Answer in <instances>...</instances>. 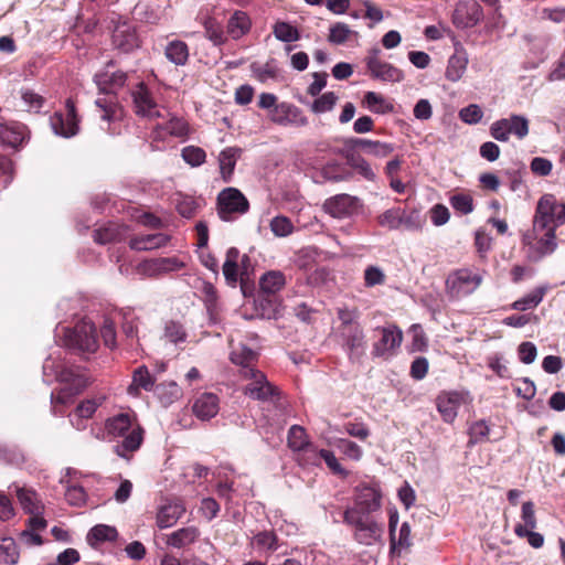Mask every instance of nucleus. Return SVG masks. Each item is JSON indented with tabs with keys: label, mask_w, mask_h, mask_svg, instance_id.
<instances>
[{
	"label": "nucleus",
	"mask_w": 565,
	"mask_h": 565,
	"mask_svg": "<svg viewBox=\"0 0 565 565\" xmlns=\"http://www.w3.org/2000/svg\"><path fill=\"white\" fill-rule=\"evenodd\" d=\"M43 375L47 382L57 381L62 387L57 393L51 394V402L55 404H67L79 394L88 384L84 372L74 365L68 364L61 354L50 356L44 361Z\"/></svg>",
	"instance_id": "obj_1"
},
{
	"label": "nucleus",
	"mask_w": 565,
	"mask_h": 565,
	"mask_svg": "<svg viewBox=\"0 0 565 565\" xmlns=\"http://www.w3.org/2000/svg\"><path fill=\"white\" fill-rule=\"evenodd\" d=\"M106 431L113 438H122L115 446V452L122 458L138 450L143 440V429L129 414H118L106 422Z\"/></svg>",
	"instance_id": "obj_2"
},
{
	"label": "nucleus",
	"mask_w": 565,
	"mask_h": 565,
	"mask_svg": "<svg viewBox=\"0 0 565 565\" xmlns=\"http://www.w3.org/2000/svg\"><path fill=\"white\" fill-rule=\"evenodd\" d=\"M343 520L355 527L354 539L363 545L370 546L379 542L383 535V525L374 520H364L356 509L349 508L344 511Z\"/></svg>",
	"instance_id": "obj_3"
},
{
	"label": "nucleus",
	"mask_w": 565,
	"mask_h": 565,
	"mask_svg": "<svg viewBox=\"0 0 565 565\" xmlns=\"http://www.w3.org/2000/svg\"><path fill=\"white\" fill-rule=\"evenodd\" d=\"M483 277L469 268L451 271L446 279V292L450 298L460 299L475 292L481 285Z\"/></svg>",
	"instance_id": "obj_4"
},
{
	"label": "nucleus",
	"mask_w": 565,
	"mask_h": 565,
	"mask_svg": "<svg viewBox=\"0 0 565 565\" xmlns=\"http://www.w3.org/2000/svg\"><path fill=\"white\" fill-rule=\"evenodd\" d=\"M243 380L248 383L245 385L243 392L249 398L259 402H271L275 403L278 399V391L273 386L266 375L257 369H245Z\"/></svg>",
	"instance_id": "obj_5"
},
{
	"label": "nucleus",
	"mask_w": 565,
	"mask_h": 565,
	"mask_svg": "<svg viewBox=\"0 0 565 565\" xmlns=\"http://www.w3.org/2000/svg\"><path fill=\"white\" fill-rule=\"evenodd\" d=\"M529 119L525 116L516 114L498 119L490 126L491 137L500 142L509 141L512 135L519 140H522L529 135Z\"/></svg>",
	"instance_id": "obj_6"
},
{
	"label": "nucleus",
	"mask_w": 565,
	"mask_h": 565,
	"mask_svg": "<svg viewBox=\"0 0 565 565\" xmlns=\"http://www.w3.org/2000/svg\"><path fill=\"white\" fill-rule=\"evenodd\" d=\"M64 342L67 347L82 352L94 353L98 348L96 328L89 320H82L74 329L65 332Z\"/></svg>",
	"instance_id": "obj_7"
},
{
	"label": "nucleus",
	"mask_w": 565,
	"mask_h": 565,
	"mask_svg": "<svg viewBox=\"0 0 565 565\" xmlns=\"http://www.w3.org/2000/svg\"><path fill=\"white\" fill-rule=\"evenodd\" d=\"M248 209V200L236 188L223 189L217 195V213L225 222L233 221L234 214H245Z\"/></svg>",
	"instance_id": "obj_8"
},
{
	"label": "nucleus",
	"mask_w": 565,
	"mask_h": 565,
	"mask_svg": "<svg viewBox=\"0 0 565 565\" xmlns=\"http://www.w3.org/2000/svg\"><path fill=\"white\" fill-rule=\"evenodd\" d=\"M565 223V204L557 203L556 199L552 194L543 195L536 207L535 214V228H544L550 225H554L556 228L558 225Z\"/></svg>",
	"instance_id": "obj_9"
},
{
	"label": "nucleus",
	"mask_w": 565,
	"mask_h": 565,
	"mask_svg": "<svg viewBox=\"0 0 565 565\" xmlns=\"http://www.w3.org/2000/svg\"><path fill=\"white\" fill-rule=\"evenodd\" d=\"M18 500L25 513L30 514L28 526L32 530H44L46 521L43 518L44 504L32 489L17 488Z\"/></svg>",
	"instance_id": "obj_10"
},
{
	"label": "nucleus",
	"mask_w": 565,
	"mask_h": 565,
	"mask_svg": "<svg viewBox=\"0 0 565 565\" xmlns=\"http://www.w3.org/2000/svg\"><path fill=\"white\" fill-rule=\"evenodd\" d=\"M471 402L467 391H443L436 397V406L445 423H452L462 405Z\"/></svg>",
	"instance_id": "obj_11"
},
{
	"label": "nucleus",
	"mask_w": 565,
	"mask_h": 565,
	"mask_svg": "<svg viewBox=\"0 0 565 565\" xmlns=\"http://www.w3.org/2000/svg\"><path fill=\"white\" fill-rule=\"evenodd\" d=\"M376 330L381 333V338L373 344V356L385 359L393 356L403 342V331L393 323Z\"/></svg>",
	"instance_id": "obj_12"
},
{
	"label": "nucleus",
	"mask_w": 565,
	"mask_h": 565,
	"mask_svg": "<svg viewBox=\"0 0 565 565\" xmlns=\"http://www.w3.org/2000/svg\"><path fill=\"white\" fill-rule=\"evenodd\" d=\"M379 50H372L365 60L366 67L374 79L388 83H399L404 79V73L391 63L377 57Z\"/></svg>",
	"instance_id": "obj_13"
},
{
	"label": "nucleus",
	"mask_w": 565,
	"mask_h": 565,
	"mask_svg": "<svg viewBox=\"0 0 565 565\" xmlns=\"http://www.w3.org/2000/svg\"><path fill=\"white\" fill-rule=\"evenodd\" d=\"M131 97L138 116L149 119L161 117L160 106L145 83H139L135 86L131 90Z\"/></svg>",
	"instance_id": "obj_14"
},
{
	"label": "nucleus",
	"mask_w": 565,
	"mask_h": 565,
	"mask_svg": "<svg viewBox=\"0 0 565 565\" xmlns=\"http://www.w3.org/2000/svg\"><path fill=\"white\" fill-rule=\"evenodd\" d=\"M269 119L279 126L305 127L308 125V118L302 110L290 103H280L268 114Z\"/></svg>",
	"instance_id": "obj_15"
},
{
	"label": "nucleus",
	"mask_w": 565,
	"mask_h": 565,
	"mask_svg": "<svg viewBox=\"0 0 565 565\" xmlns=\"http://www.w3.org/2000/svg\"><path fill=\"white\" fill-rule=\"evenodd\" d=\"M51 127L55 135L71 138L78 132V120L75 105L71 99L66 100L65 114L55 113L50 119Z\"/></svg>",
	"instance_id": "obj_16"
},
{
	"label": "nucleus",
	"mask_w": 565,
	"mask_h": 565,
	"mask_svg": "<svg viewBox=\"0 0 565 565\" xmlns=\"http://www.w3.org/2000/svg\"><path fill=\"white\" fill-rule=\"evenodd\" d=\"M555 230L556 228H554V225L550 224H547V226L544 228L536 230L534 221L533 230L532 232L524 234L523 243L525 245L532 246L533 241H536L535 248L539 254V257L552 254L557 247Z\"/></svg>",
	"instance_id": "obj_17"
},
{
	"label": "nucleus",
	"mask_w": 565,
	"mask_h": 565,
	"mask_svg": "<svg viewBox=\"0 0 565 565\" xmlns=\"http://www.w3.org/2000/svg\"><path fill=\"white\" fill-rule=\"evenodd\" d=\"M482 17V8L476 0H463L457 3L452 22L457 28L467 29L477 25Z\"/></svg>",
	"instance_id": "obj_18"
},
{
	"label": "nucleus",
	"mask_w": 565,
	"mask_h": 565,
	"mask_svg": "<svg viewBox=\"0 0 565 565\" xmlns=\"http://www.w3.org/2000/svg\"><path fill=\"white\" fill-rule=\"evenodd\" d=\"M324 211L333 217L351 216L359 209V199L345 193L328 199L323 204Z\"/></svg>",
	"instance_id": "obj_19"
},
{
	"label": "nucleus",
	"mask_w": 565,
	"mask_h": 565,
	"mask_svg": "<svg viewBox=\"0 0 565 565\" xmlns=\"http://www.w3.org/2000/svg\"><path fill=\"white\" fill-rule=\"evenodd\" d=\"M340 337L350 360L359 359L365 349V334L361 326L341 330Z\"/></svg>",
	"instance_id": "obj_20"
},
{
	"label": "nucleus",
	"mask_w": 565,
	"mask_h": 565,
	"mask_svg": "<svg viewBox=\"0 0 565 565\" xmlns=\"http://www.w3.org/2000/svg\"><path fill=\"white\" fill-rule=\"evenodd\" d=\"M381 492L373 487H360L356 489L355 504L360 513H372L381 508Z\"/></svg>",
	"instance_id": "obj_21"
},
{
	"label": "nucleus",
	"mask_w": 565,
	"mask_h": 565,
	"mask_svg": "<svg viewBox=\"0 0 565 565\" xmlns=\"http://www.w3.org/2000/svg\"><path fill=\"white\" fill-rule=\"evenodd\" d=\"M94 81L100 93L109 95L115 94L125 85L127 74L121 71L110 72L106 70L97 73Z\"/></svg>",
	"instance_id": "obj_22"
},
{
	"label": "nucleus",
	"mask_w": 565,
	"mask_h": 565,
	"mask_svg": "<svg viewBox=\"0 0 565 565\" xmlns=\"http://www.w3.org/2000/svg\"><path fill=\"white\" fill-rule=\"evenodd\" d=\"M220 411V401L213 393H202L193 403L192 412L201 420H209Z\"/></svg>",
	"instance_id": "obj_23"
},
{
	"label": "nucleus",
	"mask_w": 565,
	"mask_h": 565,
	"mask_svg": "<svg viewBox=\"0 0 565 565\" xmlns=\"http://www.w3.org/2000/svg\"><path fill=\"white\" fill-rule=\"evenodd\" d=\"M288 446L294 451H302L303 459L308 461L311 455L317 456L318 449L309 444L306 430L298 425L291 426L288 433Z\"/></svg>",
	"instance_id": "obj_24"
},
{
	"label": "nucleus",
	"mask_w": 565,
	"mask_h": 565,
	"mask_svg": "<svg viewBox=\"0 0 565 565\" xmlns=\"http://www.w3.org/2000/svg\"><path fill=\"white\" fill-rule=\"evenodd\" d=\"M26 138V127L20 122L0 124V142L17 149Z\"/></svg>",
	"instance_id": "obj_25"
},
{
	"label": "nucleus",
	"mask_w": 565,
	"mask_h": 565,
	"mask_svg": "<svg viewBox=\"0 0 565 565\" xmlns=\"http://www.w3.org/2000/svg\"><path fill=\"white\" fill-rule=\"evenodd\" d=\"M200 536V531L195 526L178 529L164 536V542L173 548H184L193 544Z\"/></svg>",
	"instance_id": "obj_26"
},
{
	"label": "nucleus",
	"mask_w": 565,
	"mask_h": 565,
	"mask_svg": "<svg viewBox=\"0 0 565 565\" xmlns=\"http://www.w3.org/2000/svg\"><path fill=\"white\" fill-rule=\"evenodd\" d=\"M113 42L117 49L126 53L139 46L136 32L126 23L120 24L115 29Z\"/></svg>",
	"instance_id": "obj_27"
},
{
	"label": "nucleus",
	"mask_w": 565,
	"mask_h": 565,
	"mask_svg": "<svg viewBox=\"0 0 565 565\" xmlns=\"http://www.w3.org/2000/svg\"><path fill=\"white\" fill-rule=\"evenodd\" d=\"M185 512L181 502H169L162 505L157 514V525L160 529L172 526Z\"/></svg>",
	"instance_id": "obj_28"
},
{
	"label": "nucleus",
	"mask_w": 565,
	"mask_h": 565,
	"mask_svg": "<svg viewBox=\"0 0 565 565\" xmlns=\"http://www.w3.org/2000/svg\"><path fill=\"white\" fill-rule=\"evenodd\" d=\"M352 145L364 150L365 153L376 158H385L390 156L395 149L394 145L392 143L365 138H355L352 140Z\"/></svg>",
	"instance_id": "obj_29"
},
{
	"label": "nucleus",
	"mask_w": 565,
	"mask_h": 565,
	"mask_svg": "<svg viewBox=\"0 0 565 565\" xmlns=\"http://www.w3.org/2000/svg\"><path fill=\"white\" fill-rule=\"evenodd\" d=\"M104 397L92 398L82 402L75 409V412L71 415V424L77 430H82L85 428L83 423L84 419L90 418L96 412L97 407L102 405Z\"/></svg>",
	"instance_id": "obj_30"
},
{
	"label": "nucleus",
	"mask_w": 565,
	"mask_h": 565,
	"mask_svg": "<svg viewBox=\"0 0 565 565\" xmlns=\"http://www.w3.org/2000/svg\"><path fill=\"white\" fill-rule=\"evenodd\" d=\"M242 150L237 147H228L218 156L220 173L224 182H230Z\"/></svg>",
	"instance_id": "obj_31"
},
{
	"label": "nucleus",
	"mask_w": 565,
	"mask_h": 565,
	"mask_svg": "<svg viewBox=\"0 0 565 565\" xmlns=\"http://www.w3.org/2000/svg\"><path fill=\"white\" fill-rule=\"evenodd\" d=\"M250 26L252 21L248 14L244 11L237 10L227 22V34L232 39L238 40L249 32Z\"/></svg>",
	"instance_id": "obj_32"
},
{
	"label": "nucleus",
	"mask_w": 565,
	"mask_h": 565,
	"mask_svg": "<svg viewBox=\"0 0 565 565\" xmlns=\"http://www.w3.org/2000/svg\"><path fill=\"white\" fill-rule=\"evenodd\" d=\"M168 239L162 233L140 235L130 241V247L136 250H151L164 246Z\"/></svg>",
	"instance_id": "obj_33"
},
{
	"label": "nucleus",
	"mask_w": 565,
	"mask_h": 565,
	"mask_svg": "<svg viewBox=\"0 0 565 565\" xmlns=\"http://www.w3.org/2000/svg\"><path fill=\"white\" fill-rule=\"evenodd\" d=\"M230 358L234 364L241 366L239 374L243 376L245 369H255L254 363L257 360V353L245 344H238L233 348Z\"/></svg>",
	"instance_id": "obj_34"
},
{
	"label": "nucleus",
	"mask_w": 565,
	"mask_h": 565,
	"mask_svg": "<svg viewBox=\"0 0 565 565\" xmlns=\"http://www.w3.org/2000/svg\"><path fill=\"white\" fill-rule=\"evenodd\" d=\"M250 546L258 553H271L279 547L278 537L271 531H260L252 536Z\"/></svg>",
	"instance_id": "obj_35"
},
{
	"label": "nucleus",
	"mask_w": 565,
	"mask_h": 565,
	"mask_svg": "<svg viewBox=\"0 0 565 565\" xmlns=\"http://www.w3.org/2000/svg\"><path fill=\"white\" fill-rule=\"evenodd\" d=\"M164 55L174 65L182 66L188 62L189 47L185 42L173 40L167 44Z\"/></svg>",
	"instance_id": "obj_36"
},
{
	"label": "nucleus",
	"mask_w": 565,
	"mask_h": 565,
	"mask_svg": "<svg viewBox=\"0 0 565 565\" xmlns=\"http://www.w3.org/2000/svg\"><path fill=\"white\" fill-rule=\"evenodd\" d=\"M547 291L546 286H540L532 290L530 294L524 297L515 300L511 307L514 310L525 311L527 309L536 308L543 300L545 294Z\"/></svg>",
	"instance_id": "obj_37"
},
{
	"label": "nucleus",
	"mask_w": 565,
	"mask_h": 565,
	"mask_svg": "<svg viewBox=\"0 0 565 565\" xmlns=\"http://www.w3.org/2000/svg\"><path fill=\"white\" fill-rule=\"evenodd\" d=\"M364 105L375 114H388L394 110L392 103L387 102L381 94L375 92H367L363 98Z\"/></svg>",
	"instance_id": "obj_38"
},
{
	"label": "nucleus",
	"mask_w": 565,
	"mask_h": 565,
	"mask_svg": "<svg viewBox=\"0 0 565 565\" xmlns=\"http://www.w3.org/2000/svg\"><path fill=\"white\" fill-rule=\"evenodd\" d=\"M323 459L328 468L334 473L342 477L348 476V471L340 465L339 460L334 456V454L327 449L318 450L317 456L311 455L308 459V462L312 465H318L319 460Z\"/></svg>",
	"instance_id": "obj_39"
},
{
	"label": "nucleus",
	"mask_w": 565,
	"mask_h": 565,
	"mask_svg": "<svg viewBox=\"0 0 565 565\" xmlns=\"http://www.w3.org/2000/svg\"><path fill=\"white\" fill-rule=\"evenodd\" d=\"M259 284L264 292L276 294L285 286L286 278L281 271L270 270L262 276Z\"/></svg>",
	"instance_id": "obj_40"
},
{
	"label": "nucleus",
	"mask_w": 565,
	"mask_h": 565,
	"mask_svg": "<svg viewBox=\"0 0 565 565\" xmlns=\"http://www.w3.org/2000/svg\"><path fill=\"white\" fill-rule=\"evenodd\" d=\"M95 105L100 111V119L110 122L121 118V108L113 98L99 97L96 99Z\"/></svg>",
	"instance_id": "obj_41"
},
{
	"label": "nucleus",
	"mask_w": 565,
	"mask_h": 565,
	"mask_svg": "<svg viewBox=\"0 0 565 565\" xmlns=\"http://www.w3.org/2000/svg\"><path fill=\"white\" fill-rule=\"evenodd\" d=\"M468 58L463 54H454L448 61L446 77L451 82L459 81L467 68Z\"/></svg>",
	"instance_id": "obj_42"
},
{
	"label": "nucleus",
	"mask_w": 565,
	"mask_h": 565,
	"mask_svg": "<svg viewBox=\"0 0 565 565\" xmlns=\"http://www.w3.org/2000/svg\"><path fill=\"white\" fill-rule=\"evenodd\" d=\"M239 252L235 247H231L226 252V259L223 264V275L226 281L231 285H235L237 281V260Z\"/></svg>",
	"instance_id": "obj_43"
},
{
	"label": "nucleus",
	"mask_w": 565,
	"mask_h": 565,
	"mask_svg": "<svg viewBox=\"0 0 565 565\" xmlns=\"http://www.w3.org/2000/svg\"><path fill=\"white\" fill-rule=\"evenodd\" d=\"M408 334L412 337L409 344V352H425L428 349V338L418 323H414L408 329Z\"/></svg>",
	"instance_id": "obj_44"
},
{
	"label": "nucleus",
	"mask_w": 565,
	"mask_h": 565,
	"mask_svg": "<svg viewBox=\"0 0 565 565\" xmlns=\"http://www.w3.org/2000/svg\"><path fill=\"white\" fill-rule=\"evenodd\" d=\"M338 99V95L333 92H327L320 96L318 95L311 103L310 110L316 115L329 113L334 108Z\"/></svg>",
	"instance_id": "obj_45"
},
{
	"label": "nucleus",
	"mask_w": 565,
	"mask_h": 565,
	"mask_svg": "<svg viewBox=\"0 0 565 565\" xmlns=\"http://www.w3.org/2000/svg\"><path fill=\"white\" fill-rule=\"evenodd\" d=\"M425 225V217L418 209H411L408 211L403 210V216L401 217V227L416 232L420 231Z\"/></svg>",
	"instance_id": "obj_46"
},
{
	"label": "nucleus",
	"mask_w": 565,
	"mask_h": 565,
	"mask_svg": "<svg viewBox=\"0 0 565 565\" xmlns=\"http://www.w3.org/2000/svg\"><path fill=\"white\" fill-rule=\"evenodd\" d=\"M156 392L164 405H169L182 396V390L175 382L161 383Z\"/></svg>",
	"instance_id": "obj_47"
},
{
	"label": "nucleus",
	"mask_w": 565,
	"mask_h": 565,
	"mask_svg": "<svg viewBox=\"0 0 565 565\" xmlns=\"http://www.w3.org/2000/svg\"><path fill=\"white\" fill-rule=\"evenodd\" d=\"M275 38L281 42L290 43L299 40L300 34L297 28L285 21H278L273 26Z\"/></svg>",
	"instance_id": "obj_48"
},
{
	"label": "nucleus",
	"mask_w": 565,
	"mask_h": 565,
	"mask_svg": "<svg viewBox=\"0 0 565 565\" xmlns=\"http://www.w3.org/2000/svg\"><path fill=\"white\" fill-rule=\"evenodd\" d=\"M117 536L118 532L114 526L98 524L89 531L87 540L93 545L95 542L115 541Z\"/></svg>",
	"instance_id": "obj_49"
},
{
	"label": "nucleus",
	"mask_w": 565,
	"mask_h": 565,
	"mask_svg": "<svg viewBox=\"0 0 565 565\" xmlns=\"http://www.w3.org/2000/svg\"><path fill=\"white\" fill-rule=\"evenodd\" d=\"M515 526H521L523 530H534L537 526V519L535 514V505L532 501H525L521 505L520 522Z\"/></svg>",
	"instance_id": "obj_50"
},
{
	"label": "nucleus",
	"mask_w": 565,
	"mask_h": 565,
	"mask_svg": "<svg viewBox=\"0 0 565 565\" xmlns=\"http://www.w3.org/2000/svg\"><path fill=\"white\" fill-rule=\"evenodd\" d=\"M19 561L17 544L11 537H3L0 542V562L14 565Z\"/></svg>",
	"instance_id": "obj_51"
},
{
	"label": "nucleus",
	"mask_w": 565,
	"mask_h": 565,
	"mask_svg": "<svg viewBox=\"0 0 565 565\" xmlns=\"http://www.w3.org/2000/svg\"><path fill=\"white\" fill-rule=\"evenodd\" d=\"M403 216V209L392 207L384 211L377 216V222L382 227L388 230L401 228V217Z\"/></svg>",
	"instance_id": "obj_52"
},
{
	"label": "nucleus",
	"mask_w": 565,
	"mask_h": 565,
	"mask_svg": "<svg viewBox=\"0 0 565 565\" xmlns=\"http://www.w3.org/2000/svg\"><path fill=\"white\" fill-rule=\"evenodd\" d=\"M348 164L353 168L359 174L369 181L375 180V172L371 164L361 156L350 154L347 157Z\"/></svg>",
	"instance_id": "obj_53"
},
{
	"label": "nucleus",
	"mask_w": 565,
	"mask_h": 565,
	"mask_svg": "<svg viewBox=\"0 0 565 565\" xmlns=\"http://www.w3.org/2000/svg\"><path fill=\"white\" fill-rule=\"evenodd\" d=\"M337 315H338L339 320L341 321V326L339 327V332L341 330H347L352 327L360 326L358 323L360 312L356 308L341 307V308H338Z\"/></svg>",
	"instance_id": "obj_54"
},
{
	"label": "nucleus",
	"mask_w": 565,
	"mask_h": 565,
	"mask_svg": "<svg viewBox=\"0 0 565 565\" xmlns=\"http://www.w3.org/2000/svg\"><path fill=\"white\" fill-rule=\"evenodd\" d=\"M204 29L205 36L215 45H221L226 41L222 25L215 19H206L204 22Z\"/></svg>",
	"instance_id": "obj_55"
},
{
	"label": "nucleus",
	"mask_w": 565,
	"mask_h": 565,
	"mask_svg": "<svg viewBox=\"0 0 565 565\" xmlns=\"http://www.w3.org/2000/svg\"><path fill=\"white\" fill-rule=\"evenodd\" d=\"M334 446L348 458L359 461L362 458L363 450L354 441L345 438H339Z\"/></svg>",
	"instance_id": "obj_56"
},
{
	"label": "nucleus",
	"mask_w": 565,
	"mask_h": 565,
	"mask_svg": "<svg viewBox=\"0 0 565 565\" xmlns=\"http://www.w3.org/2000/svg\"><path fill=\"white\" fill-rule=\"evenodd\" d=\"M163 338L171 343L178 344L185 341L186 332L181 323L169 321L164 326Z\"/></svg>",
	"instance_id": "obj_57"
},
{
	"label": "nucleus",
	"mask_w": 565,
	"mask_h": 565,
	"mask_svg": "<svg viewBox=\"0 0 565 565\" xmlns=\"http://www.w3.org/2000/svg\"><path fill=\"white\" fill-rule=\"evenodd\" d=\"M270 230L275 236L286 237L294 232L291 221L286 216H276L270 221Z\"/></svg>",
	"instance_id": "obj_58"
},
{
	"label": "nucleus",
	"mask_w": 565,
	"mask_h": 565,
	"mask_svg": "<svg viewBox=\"0 0 565 565\" xmlns=\"http://www.w3.org/2000/svg\"><path fill=\"white\" fill-rule=\"evenodd\" d=\"M183 160L192 167H199L205 162L206 153L202 148L188 146L182 149Z\"/></svg>",
	"instance_id": "obj_59"
},
{
	"label": "nucleus",
	"mask_w": 565,
	"mask_h": 565,
	"mask_svg": "<svg viewBox=\"0 0 565 565\" xmlns=\"http://www.w3.org/2000/svg\"><path fill=\"white\" fill-rule=\"evenodd\" d=\"M451 206L461 214H469L473 211V200L471 195L458 193L450 198Z\"/></svg>",
	"instance_id": "obj_60"
},
{
	"label": "nucleus",
	"mask_w": 565,
	"mask_h": 565,
	"mask_svg": "<svg viewBox=\"0 0 565 565\" xmlns=\"http://www.w3.org/2000/svg\"><path fill=\"white\" fill-rule=\"evenodd\" d=\"M21 99L29 111H39L44 104V98L40 94L28 88L21 90Z\"/></svg>",
	"instance_id": "obj_61"
},
{
	"label": "nucleus",
	"mask_w": 565,
	"mask_h": 565,
	"mask_svg": "<svg viewBox=\"0 0 565 565\" xmlns=\"http://www.w3.org/2000/svg\"><path fill=\"white\" fill-rule=\"evenodd\" d=\"M352 30L345 23L338 22L330 28L328 40L333 44H342L349 40Z\"/></svg>",
	"instance_id": "obj_62"
},
{
	"label": "nucleus",
	"mask_w": 565,
	"mask_h": 565,
	"mask_svg": "<svg viewBox=\"0 0 565 565\" xmlns=\"http://www.w3.org/2000/svg\"><path fill=\"white\" fill-rule=\"evenodd\" d=\"M482 117L483 111L481 107L477 104H471L467 107H463L459 111V118L468 125H476L480 122Z\"/></svg>",
	"instance_id": "obj_63"
},
{
	"label": "nucleus",
	"mask_w": 565,
	"mask_h": 565,
	"mask_svg": "<svg viewBox=\"0 0 565 565\" xmlns=\"http://www.w3.org/2000/svg\"><path fill=\"white\" fill-rule=\"evenodd\" d=\"M539 18L542 21L565 24V7L543 8L539 13Z\"/></svg>",
	"instance_id": "obj_64"
}]
</instances>
